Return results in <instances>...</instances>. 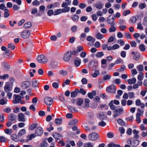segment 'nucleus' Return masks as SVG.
<instances>
[{
  "mask_svg": "<svg viewBox=\"0 0 147 147\" xmlns=\"http://www.w3.org/2000/svg\"><path fill=\"white\" fill-rule=\"evenodd\" d=\"M48 145V143L46 141H43L40 145V147H46Z\"/></svg>",
  "mask_w": 147,
  "mask_h": 147,
  "instance_id": "nucleus-34",
  "label": "nucleus"
},
{
  "mask_svg": "<svg viewBox=\"0 0 147 147\" xmlns=\"http://www.w3.org/2000/svg\"><path fill=\"white\" fill-rule=\"evenodd\" d=\"M137 28L140 30H143L144 29L143 27L142 26L141 22H140L137 24Z\"/></svg>",
  "mask_w": 147,
  "mask_h": 147,
  "instance_id": "nucleus-38",
  "label": "nucleus"
},
{
  "mask_svg": "<svg viewBox=\"0 0 147 147\" xmlns=\"http://www.w3.org/2000/svg\"><path fill=\"white\" fill-rule=\"evenodd\" d=\"M59 73L60 74L62 75L63 76H65L67 74V71H66L63 70L59 71Z\"/></svg>",
  "mask_w": 147,
  "mask_h": 147,
  "instance_id": "nucleus-52",
  "label": "nucleus"
},
{
  "mask_svg": "<svg viewBox=\"0 0 147 147\" xmlns=\"http://www.w3.org/2000/svg\"><path fill=\"white\" fill-rule=\"evenodd\" d=\"M106 90L107 92L111 93H115L116 91V87L113 85L112 84L106 88Z\"/></svg>",
  "mask_w": 147,
  "mask_h": 147,
  "instance_id": "nucleus-7",
  "label": "nucleus"
},
{
  "mask_svg": "<svg viewBox=\"0 0 147 147\" xmlns=\"http://www.w3.org/2000/svg\"><path fill=\"white\" fill-rule=\"evenodd\" d=\"M137 69L139 71H142L144 70L143 65H140L136 67Z\"/></svg>",
  "mask_w": 147,
  "mask_h": 147,
  "instance_id": "nucleus-45",
  "label": "nucleus"
},
{
  "mask_svg": "<svg viewBox=\"0 0 147 147\" xmlns=\"http://www.w3.org/2000/svg\"><path fill=\"white\" fill-rule=\"evenodd\" d=\"M117 121L118 123L121 125H125V123L123 121V120L121 119H117Z\"/></svg>",
  "mask_w": 147,
  "mask_h": 147,
  "instance_id": "nucleus-40",
  "label": "nucleus"
},
{
  "mask_svg": "<svg viewBox=\"0 0 147 147\" xmlns=\"http://www.w3.org/2000/svg\"><path fill=\"white\" fill-rule=\"evenodd\" d=\"M111 77V76L110 75H106L103 76V80L104 81L109 80H110Z\"/></svg>",
  "mask_w": 147,
  "mask_h": 147,
  "instance_id": "nucleus-32",
  "label": "nucleus"
},
{
  "mask_svg": "<svg viewBox=\"0 0 147 147\" xmlns=\"http://www.w3.org/2000/svg\"><path fill=\"white\" fill-rule=\"evenodd\" d=\"M89 67L91 70H96L98 67V64L95 61H93L89 64Z\"/></svg>",
  "mask_w": 147,
  "mask_h": 147,
  "instance_id": "nucleus-5",
  "label": "nucleus"
},
{
  "mask_svg": "<svg viewBox=\"0 0 147 147\" xmlns=\"http://www.w3.org/2000/svg\"><path fill=\"white\" fill-rule=\"evenodd\" d=\"M37 60L39 63H44L47 61V57L43 55H39L37 57Z\"/></svg>",
  "mask_w": 147,
  "mask_h": 147,
  "instance_id": "nucleus-3",
  "label": "nucleus"
},
{
  "mask_svg": "<svg viewBox=\"0 0 147 147\" xmlns=\"http://www.w3.org/2000/svg\"><path fill=\"white\" fill-rule=\"evenodd\" d=\"M126 69V67L124 65H121V68L117 69V70L118 71L121 72L124 71Z\"/></svg>",
  "mask_w": 147,
  "mask_h": 147,
  "instance_id": "nucleus-58",
  "label": "nucleus"
},
{
  "mask_svg": "<svg viewBox=\"0 0 147 147\" xmlns=\"http://www.w3.org/2000/svg\"><path fill=\"white\" fill-rule=\"evenodd\" d=\"M13 98L14 99L12 101V102L14 104H17L19 102L20 100L22 99L20 96L19 95L14 94Z\"/></svg>",
  "mask_w": 147,
  "mask_h": 147,
  "instance_id": "nucleus-8",
  "label": "nucleus"
},
{
  "mask_svg": "<svg viewBox=\"0 0 147 147\" xmlns=\"http://www.w3.org/2000/svg\"><path fill=\"white\" fill-rule=\"evenodd\" d=\"M37 123H32L29 127V129L30 130H33L36 128L38 126Z\"/></svg>",
  "mask_w": 147,
  "mask_h": 147,
  "instance_id": "nucleus-19",
  "label": "nucleus"
},
{
  "mask_svg": "<svg viewBox=\"0 0 147 147\" xmlns=\"http://www.w3.org/2000/svg\"><path fill=\"white\" fill-rule=\"evenodd\" d=\"M81 60L78 58L75 59L74 61V64L76 66L78 67L81 63Z\"/></svg>",
  "mask_w": 147,
  "mask_h": 147,
  "instance_id": "nucleus-20",
  "label": "nucleus"
},
{
  "mask_svg": "<svg viewBox=\"0 0 147 147\" xmlns=\"http://www.w3.org/2000/svg\"><path fill=\"white\" fill-rule=\"evenodd\" d=\"M78 122V120L77 119H72L69 122V125H73L77 123Z\"/></svg>",
  "mask_w": 147,
  "mask_h": 147,
  "instance_id": "nucleus-30",
  "label": "nucleus"
},
{
  "mask_svg": "<svg viewBox=\"0 0 147 147\" xmlns=\"http://www.w3.org/2000/svg\"><path fill=\"white\" fill-rule=\"evenodd\" d=\"M100 74V71L98 70H95L94 73L91 74L93 78L97 77Z\"/></svg>",
  "mask_w": 147,
  "mask_h": 147,
  "instance_id": "nucleus-25",
  "label": "nucleus"
},
{
  "mask_svg": "<svg viewBox=\"0 0 147 147\" xmlns=\"http://www.w3.org/2000/svg\"><path fill=\"white\" fill-rule=\"evenodd\" d=\"M67 108L69 112L71 113H73L78 112L77 109L73 106H69L67 107Z\"/></svg>",
  "mask_w": 147,
  "mask_h": 147,
  "instance_id": "nucleus-16",
  "label": "nucleus"
},
{
  "mask_svg": "<svg viewBox=\"0 0 147 147\" xmlns=\"http://www.w3.org/2000/svg\"><path fill=\"white\" fill-rule=\"evenodd\" d=\"M7 100L6 99L5 100L1 99L0 100V104L2 105H3L7 103Z\"/></svg>",
  "mask_w": 147,
  "mask_h": 147,
  "instance_id": "nucleus-50",
  "label": "nucleus"
},
{
  "mask_svg": "<svg viewBox=\"0 0 147 147\" xmlns=\"http://www.w3.org/2000/svg\"><path fill=\"white\" fill-rule=\"evenodd\" d=\"M30 35V32L28 30H25L23 31L21 33V37L24 38H28Z\"/></svg>",
  "mask_w": 147,
  "mask_h": 147,
  "instance_id": "nucleus-6",
  "label": "nucleus"
},
{
  "mask_svg": "<svg viewBox=\"0 0 147 147\" xmlns=\"http://www.w3.org/2000/svg\"><path fill=\"white\" fill-rule=\"evenodd\" d=\"M137 20L138 19L136 17L133 16L130 18V21L132 23L134 24L136 22Z\"/></svg>",
  "mask_w": 147,
  "mask_h": 147,
  "instance_id": "nucleus-37",
  "label": "nucleus"
},
{
  "mask_svg": "<svg viewBox=\"0 0 147 147\" xmlns=\"http://www.w3.org/2000/svg\"><path fill=\"white\" fill-rule=\"evenodd\" d=\"M8 48L10 49L11 50H14L15 48V46L13 44L9 43L8 45Z\"/></svg>",
  "mask_w": 147,
  "mask_h": 147,
  "instance_id": "nucleus-57",
  "label": "nucleus"
},
{
  "mask_svg": "<svg viewBox=\"0 0 147 147\" xmlns=\"http://www.w3.org/2000/svg\"><path fill=\"white\" fill-rule=\"evenodd\" d=\"M32 4L34 6H38L40 4V3L38 1L35 0L32 2Z\"/></svg>",
  "mask_w": 147,
  "mask_h": 147,
  "instance_id": "nucleus-63",
  "label": "nucleus"
},
{
  "mask_svg": "<svg viewBox=\"0 0 147 147\" xmlns=\"http://www.w3.org/2000/svg\"><path fill=\"white\" fill-rule=\"evenodd\" d=\"M100 98L98 96H95L94 99V101L95 102H99V103H100Z\"/></svg>",
  "mask_w": 147,
  "mask_h": 147,
  "instance_id": "nucleus-64",
  "label": "nucleus"
},
{
  "mask_svg": "<svg viewBox=\"0 0 147 147\" xmlns=\"http://www.w3.org/2000/svg\"><path fill=\"white\" fill-rule=\"evenodd\" d=\"M133 132L134 134V137L136 139H138L139 138V136L138 135V132L136 129H134Z\"/></svg>",
  "mask_w": 147,
  "mask_h": 147,
  "instance_id": "nucleus-28",
  "label": "nucleus"
},
{
  "mask_svg": "<svg viewBox=\"0 0 147 147\" xmlns=\"http://www.w3.org/2000/svg\"><path fill=\"white\" fill-rule=\"evenodd\" d=\"M136 81V80L135 78H133L131 79H129L127 80V82L129 84H135Z\"/></svg>",
  "mask_w": 147,
  "mask_h": 147,
  "instance_id": "nucleus-24",
  "label": "nucleus"
},
{
  "mask_svg": "<svg viewBox=\"0 0 147 147\" xmlns=\"http://www.w3.org/2000/svg\"><path fill=\"white\" fill-rule=\"evenodd\" d=\"M99 137V135L96 133H92L88 135V139L90 140L93 141L96 140Z\"/></svg>",
  "mask_w": 147,
  "mask_h": 147,
  "instance_id": "nucleus-4",
  "label": "nucleus"
},
{
  "mask_svg": "<svg viewBox=\"0 0 147 147\" xmlns=\"http://www.w3.org/2000/svg\"><path fill=\"white\" fill-rule=\"evenodd\" d=\"M127 143L131 146H136L139 144V141L136 140H134L133 138H131L127 140Z\"/></svg>",
  "mask_w": 147,
  "mask_h": 147,
  "instance_id": "nucleus-2",
  "label": "nucleus"
},
{
  "mask_svg": "<svg viewBox=\"0 0 147 147\" xmlns=\"http://www.w3.org/2000/svg\"><path fill=\"white\" fill-rule=\"evenodd\" d=\"M3 67L7 70H9L10 69V66L9 65V64L8 63L6 62H3Z\"/></svg>",
  "mask_w": 147,
  "mask_h": 147,
  "instance_id": "nucleus-26",
  "label": "nucleus"
},
{
  "mask_svg": "<svg viewBox=\"0 0 147 147\" xmlns=\"http://www.w3.org/2000/svg\"><path fill=\"white\" fill-rule=\"evenodd\" d=\"M86 36V33H82L80 37V39L81 40L84 41V40L83 39L84 38H85Z\"/></svg>",
  "mask_w": 147,
  "mask_h": 147,
  "instance_id": "nucleus-54",
  "label": "nucleus"
},
{
  "mask_svg": "<svg viewBox=\"0 0 147 147\" xmlns=\"http://www.w3.org/2000/svg\"><path fill=\"white\" fill-rule=\"evenodd\" d=\"M96 38L99 39H101L103 38V35L100 33H97L96 35Z\"/></svg>",
  "mask_w": 147,
  "mask_h": 147,
  "instance_id": "nucleus-48",
  "label": "nucleus"
},
{
  "mask_svg": "<svg viewBox=\"0 0 147 147\" xmlns=\"http://www.w3.org/2000/svg\"><path fill=\"white\" fill-rule=\"evenodd\" d=\"M76 53L77 52L75 51H68L63 56V60L66 62L69 61L72 55H75Z\"/></svg>",
  "mask_w": 147,
  "mask_h": 147,
  "instance_id": "nucleus-1",
  "label": "nucleus"
},
{
  "mask_svg": "<svg viewBox=\"0 0 147 147\" xmlns=\"http://www.w3.org/2000/svg\"><path fill=\"white\" fill-rule=\"evenodd\" d=\"M115 18L114 17L112 16L111 17V16H110L107 19V22L108 24H109L110 25L112 24H115L114 22Z\"/></svg>",
  "mask_w": 147,
  "mask_h": 147,
  "instance_id": "nucleus-12",
  "label": "nucleus"
},
{
  "mask_svg": "<svg viewBox=\"0 0 147 147\" xmlns=\"http://www.w3.org/2000/svg\"><path fill=\"white\" fill-rule=\"evenodd\" d=\"M123 111V109L122 108H120L116 109L114 111L115 113H117L118 114V115H120L122 113Z\"/></svg>",
  "mask_w": 147,
  "mask_h": 147,
  "instance_id": "nucleus-21",
  "label": "nucleus"
},
{
  "mask_svg": "<svg viewBox=\"0 0 147 147\" xmlns=\"http://www.w3.org/2000/svg\"><path fill=\"white\" fill-rule=\"evenodd\" d=\"M83 100L82 98H80L77 101V104L78 105L80 106L83 104Z\"/></svg>",
  "mask_w": 147,
  "mask_h": 147,
  "instance_id": "nucleus-61",
  "label": "nucleus"
},
{
  "mask_svg": "<svg viewBox=\"0 0 147 147\" xmlns=\"http://www.w3.org/2000/svg\"><path fill=\"white\" fill-rule=\"evenodd\" d=\"M4 11L5 12L4 14V17L6 18H7L9 16V11L7 9H5Z\"/></svg>",
  "mask_w": 147,
  "mask_h": 147,
  "instance_id": "nucleus-49",
  "label": "nucleus"
},
{
  "mask_svg": "<svg viewBox=\"0 0 147 147\" xmlns=\"http://www.w3.org/2000/svg\"><path fill=\"white\" fill-rule=\"evenodd\" d=\"M18 120L20 121L24 122L25 121L24 115L22 113H20L18 115Z\"/></svg>",
  "mask_w": 147,
  "mask_h": 147,
  "instance_id": "nucleus-14",
  "label": "nucleus"
},
{
  "mask_svg": "<svg viewBox=\"0 0 147 147\" xmlns=\"http://www.w3.org/2000/svg\"><path fill=\"white\" fill-rule=\"evenodd\" d=\"M104 54L102 52H98L96 53V56L97 57H101L104 56Z\"/></svg>",
  "mask_w": 147,
  "mask_h": 147,
  "instance_id": "nucleus-55",
  "label": "nucleus"
},
{
  "mask_svg": "<svg viewBox=\"0 0 147 147\" xmlns=\"http://www.w3.org/2000/svg\"><path fill=\"white\" fill-rule=\"evenodd\" d=\"M71 18L73 20L76 22L78 21L79 19L78 16L76 15H74L72 16Z\"/></svg>",
  "mask_w": 147,
  "mask_h": 147,
  "instance_id": "nucleus-35",
  "label": "nucleus"
},
{
  "mask_svg": "<svg viewBox=\"0 0 147 147\" xmlns=\"http://www.w3.org/2000/svg\"><path fill=\"white\" fill-rule=\"evenodd\" d=\"M95 6L96 8L100 9L102 8L103 5L101 3H98L95 4Z\"/></svg>",
  "mask_w": 147,
  "mask_h": 147,
  "instance_id": "nucleus-42",
  "label": "nucleus"
},
{
  "mask_svg": "<svg viewBox=\"0 0 147 147\" xmlns=\"http://www.w3.org/2000/svg\"><path fill=\"white\" fill-rule=\"evenodd\" d=\"M59 5V3L58 2L56 3L53 4H51L49 5H48L47 7L49 9L51 8L52 7H55Z\"/></svg>",
  "mask_w": 147,
  "mask_h": 147,
  "instance_id": "nucleus-31",
  "label": "nucleus"
},
{
  "mask_svg": "<svg viewBox=\"0 0 147 147\" xmlns=\"http://www.w3.org/2000/svg\"><path fill=\"white\" fill-rule=\"evenodd\" d=\"M11 139L14 141L17 142L18 141V139L17 138L16 134H12L11 136Z\"/></svg>",
  "mask_w": 147,
  "mask_h": 147,
  "instance_id": "nucleus-47",
  "label": "nucleus"
},
{
  "mask_svg": "<svg viewBox=\"0 0 147 147\" xmlns=\"http://www.w3.org/2000/svg\"><path fill=\"white\" fill-rule=\"evenodd\" d=\"M70 10V7H66L64 8H63L62 9H61V11L62 13H65L66 12H68Z\"/></svg>",
  "mask_w": 147,
  "mask_h": 147,
  "instance_id": "nucleus-56",
  "label": "nucleus"
},
{
  "mask_svg": "<svg viewBox=\"0 0 147 147\" xmlns=\"http://www.w3.org/2000/svg\"><path fill=\"white\" fill-rule=\"evenodd\" d=\"M71 1H69L68 2H66L63 3L61 5V7H62L66 8L68 7H67L68 5H70L71 4Z\"/></svg>",
  "mask_w": 147,
  "mask_h": 147,
  "instance_id": "nucleus-23",
  "label": "nucleus"
},
{
  "mask_svg": "<svg viewBox=\"0 0 147 147\" xmlns=\"http://www.w3.org/2000/svg\"><path fill=\"white\" fill-rule=\"evenodd\" d=\"M85 147H93V145L92 143L90 142H88L84 144Z\"/></svg>",
  "mask_w": 147,
  "mask_h": 147,
  "instance_id": "nucleus-62",
  "label": "nucleus"
},
{
  "mask_svg": "<svg viewBox=\"0 0 147 147\" xmlns=\"http://www.w3.org/2000/svg\"><path fill=\"white\" fill-rule=\"evenodd\" d=\"M62 119H61L57 118L55 119V122L57 125H60L62 122Z\"/></svg>",
  "mask_w": 147,
  "mask_h": 147,
  "instance_id": "nucleus-43",
  "label": "nucleus"
},
{
  "mask_svg": "<svg viewBox=\"0 0 147 147\" xmlns=\"http://www.w3.org/2000/svg\"><path fill=\"white\" fill-rule=\"evenodd\" d=\"M16 117V115L13 114H10L8 116L9 120L12 121L15 120Z\"/></svg>",
  "mask_w": 147,
  "mask_h": 147,
  "instance_id": "nucleus-18",
  "label": "nucleus"
},
{
  "mask_svg": "<svg viewBox=\"0 0 147 147\" xmlns=\"http://www.w3.org/2000/svg\"><path fill=\"white\" fill-rule=\"evenodd\" d=\"M52 136L54 138L57 140H59L63 137V136L60 133H54L52 134Z\"/></svg>",
  "mask_w": 147,
  "mask_h": 147,
  "instance_id": "nucleus-13",
  "label": "nucleus"
},
{
  "mask_svg": "<svg viewBox=\"0 0 147 147\" xmlns=\"http://www.w3.org/2000/svg\"><path fill=\"white\" fill-rule=\"evenodd\" d=\"M132 55H134L133 59L135 60H138L140 59V55L139 54H137V53H135L134 51H132L131 53Z\"/></svg>",
  "mask_w": 147,
  "mask_h": 147,
  "instance_id": "nucleus-15",
  "label": "nucleus"
},
{
  "mask_svg": "<svg viewBox=\"0 0 147 147\" xmlns=\"http://www.w3.org/2000/svg\"><path fill=\"white\" fill-rule=\"evenodd\" d=\"M9 85L8 84H6L4 90L5 91L7 92L9 91Z\"/></svg>",
  "mask_w": 147,
  "mask_h": 147,
  "instance_id": "nucleus-60",
  "label": "nucleus"
},
{
  "mask_svg": "<svg viewBox=\"0 0 147 147\" xmlns=\"http://www.w3.org/2000/svg\"><path fill=\"white\" fill-rule=\"evenodd\" d=\"M109 105L111 109L114 110L115 111L116 108L115 106L113 104V100H111L109 104Z\"/></svg>",
  "mask_w": 147,
  "mask_h": 147,
  "instance_id": "nucleus-22",
  "label": "nucleus"
},
{
  "mask_svg": "<svg viewBox=\"0 0 147 147\" xmlns=\"http://www.w3.org/2000/svg\"><path fill=\"white\" fill-rule=\"evenodd\" d=\"M31 26V23L30 22H28L24 24L23 27L24 28H30Z\"/></svg>",
  "mask_w": 147,
  "mask_h": 147,
  "instance_id": "nucleus-29",
  "label": "nucleus"
},
{
  "mask_svg": "<svg viewBox=\"0 0 147 147\" xmlns=\"http://www.w3.org/2000/svg\"><path fill=\"white\" fill-rule=\"evenodd\" d=\"M115 24L110 25L111 27L109 29V31L110 32H114L116 30V28L114 26Z\"/></svg>",
  "mask_w": 147,
  "mask_h": 147,
  "instance_id": "nucleus-33",
  "label": "nucleus"
},
{
  "mask_svg": "<svg viewBox=\"0 0 147 147\" xmlns=\"http://www.w3.org/2000/svg\"><path fill=\"white\" fill-rule=\"evenodd\" d=\"M30 84L29 81H25L21 84V86L23 89H26L28 88L30 86Z\"/></svg>",
  "mask_w": 147,
  "mask_h": 147,
  "instance_id": "nucleus-11",
  "label": "nucleus"
},
{
  "mask_svg": "<svg viewBox=\"0 0 147 147\" xmlns=\"http://www.w3.org/2000/svg\"><path fill=\"white\" fill-rule=\"evenodd\" d=\"M86 40L87 41H92V42H94L95 41V39L93 38L90 36H87L86 38Z\"/></svg>",
  "mask_w": 147,
  "mask_h": 147,
  "instance_id": "nucleus-36",
  "label": "nucleus"
},
{
  "mask_svg": "<svg viewBox=\"0 0 147 147\" xmlns=\"http://www.w3.org/2000/svg\"><path fill=\"white\" fill-rule=\"evenodd\" d=\"M143 74L141 72H140L139 75L138 77V80L142 81L143 79Z\"/></svg>",
  "mask_w": 147,
  "mask_h": 147,
  "instance_id": "nucleus-51",
  "label": "nucleus"
},
{
  "mask_svg": "<svg viewBox=\"0 0 147 147\" xmlns=\"http://www.w3.org/2000/svg\"><path fill=\"white\" fill-rule=\"evenodd\" d=\"M62 13L61 11V9H57L54 12V15H56L58 14H61Z\"/></svg>",
  "mask_w": 147,
  "mask_h": 147,
  "instance_id": "nucleus-53",
  "label": "nucleus"
},
{
  "mask_svg": "<svg viewBox=\"0 0 147 147\" xmlns=\"http://www.w3.org/2000/svg\"><path fill=\"white\" fill-rule=\"evenodd\" d=\"M32 86L34 88H36L38 86V84L36 80H33L32 82Z\"/></svg>",
  "mask_w": 147,
  "mask_h": 147,
  "instance_id": "nucleus-41",
  "label": "nucleus"
},
{
  "mask_svg": "<svg viewBox=\"0 0 147 147\" xmlns=\"http://www.w3.org/2000/svg\"><path fill=\"white\" fill-rule=\"evenodd\" d=\"M96 92L95 91L93 90L91 92H89L88 94V97L90 99L93 98V96L96 95Z\"/></svg>",
  "mask_w": 147,
  "mask_h": 147,
  "instance_id": "nucleus-17",
  "label": "nucleus"
},
{
  "mask_svg": "<svg viewBox=\"0 0 147 147\" xmlns=\"http://www.w3.org/2000/svg\"><path fill=\"white\" fill-rule=\"evenodd\" d=\"M119 130L120 131L121 134V136H122V135L125 132V129L123 127H119Z\"/></svg>",
  "mask_w": 147,
  "mask_h": 147,
  "instance_id": "nucleus-59",
  "label": "nucleus"
},
{
  "mask_svg": "<svg viewBox=\"0 0 147 147\" xmlns=\"http://www.w3.org/2000/svg\"><path fill=\"white\" fill-rule=\"evenodd\" d=\"M43 130L42 128L41 127H38L35 131V134L36 136H40L43 133Z\"/></svg>",
  "mask_w": 147,
  "mask_h": 147,
  "instance_id": "nucleus-10",
  "label": "nucleus"
},
{
  "mask_svg": "<svg viewBox=\"0 0 147 147\" xmlns=\"http://www.w3.org/2000/svg\"><path fill=\"white\" fill-rule=\"evenodd\" d=\"M143 24L145 26H147V16H145L144 18L143 21Z\"/></svg>",
  "mask_w": 147,
  "mask_h": 147,
  "instance_id": "nucleus-39",
  "label": "nucleus"
},
{
  "mask_svg": "<svg viewBox=\"0 0 147 147\" xmlns=\"http://www.w3.org/2000/svg\"><path fill=\"white\" fill-rule=\"evenodd\" d=\"M44 102L46 105H51L52 104L53 100L51 98L46 97L44 98Z\"/></svg>",
  "mask_w": 147,
  "mask_h": 147,
  "instance_id": "nucleus-9",
  "label": "nucleus"
},
{
  "mask_svg": "<svg viewBox=\"0 0 147 147\" xmlns=\"http://www.w3.org/2000/svg\"><path fill=\"white\" fill-rule=\"evenodd\" d=\"M26 132V131L25 129H22L19 131L18 134V136L19 137H21Z\"/></svg>",
  "mask_w": 147,
  "mask_h": 147,
  "instance_id": "nucleus-27",
  "label": "nucleus"
},
{
  "mask_svg": "<svg viewBox=\"0 0 147 147\" xmlns=\"http://www.w3.org/2000/svg\"><path fill=\"white\" fill-rule=\"evenodd\" d=\"M139 48L140 50L142 51H144L146 49L144 45L143 44L140 45L139 46Z\"/></svg>",
  "mask_w": 147,
  "mask_h": 147,
  "instance_id": "nucleus-44",
  "label": "nucleus"
},
{
  "mask_svg": "<svg viewBox=\"0 0 147 147\" xmlns=\"http://www.w3.org/2000/svg\"><path fill=\"white\" fill-rule=\"evenodd\" d=\"M4 132L7 134H10L12 133V131L11 129H6L4 130Z\"/></svg>",
  "mask_w": 147,
  "mask_h": 147,
  "instance_id": "nucleus-46",
  "label": "nucleus"
}]
</instances>
